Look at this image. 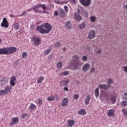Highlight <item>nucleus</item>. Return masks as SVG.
<instances>
[{"mask_svg":"<svg viewBox=\"0 0 127 127\" xmlns=\"http://www.w3.org/2000/svg\"><path fill=\"white\" fill-rule=\"evenodd\" d=\"M51 29H52V26L48 23H45L37 27V31L42 34H44V33H50Z\"/></svg>","mask_w":127,"mask_h":127,"instance_id":"f257e3e1","label":"nucleus"},{"mask_svg":"<svg viewBox=\"0 0 127 127\" xmlns=\"http://www.w3.org/2000/svg\"><path fill=\"white\" fill-rule=\"evenodd\" d=\"M72 61L71 63V65L73 67L72 68V70L75 71L76 70H78V69H81V67H82V63L80 62V59L78 56L75 55L72 57Z\"/></svg>","mask_w":127,"mask_h":127,"instance_id":"f03ea898","label":"nucleus"},{"mask_svg":"<svg viewBox=\"0 0 127 127\" xmlns=\"http://www.w3.org/2000/svg\"><path fill=\"white\" fill-rule=\"evenodd\" d=\"M39 7L43 8V13H47L45 10H46V5L44 4L38 3L32 7L33 9L34 10L35 12H39V13H42V11L38 10Z\"/></svg>","mask_w":127,"mask_h":127,"instance_id":"7ed1b4c3","label":"nucleus"},{"mask_svg":"<svg viewBox=\"0 0 127 127\" xmlns=\"http://www.w3.org/2000/svg\"><path fill=\"white\" fill-rule=\"evenodd\" d=\"M11 89L12 88L10 86H6L4 90H0V95H3L4 96L7 95V94L10 92Z\"/></svg>","mask_w":127,"mask_h":127,"instance_id":"20e7f679","label":"nucleus"},{"mask_svg":"<svg viewBox=\"0 0 127 127\" xmlns=\"http://www.w3.org/2000/svg\"><path fill=\"white\" fill-rule=\"evenodd\" d=\"M79 1L84 6H90L92 3V0H79Z\"/></svg>","mask_w":127,"mask_h":127,"instance_id":"39448f33","label":"nucleus"},{"mask_svg":"<svg viewBox=\"0 0 127 127\" xmlns=\"http://www.w3.org/2000/svg\"><path fill=\"white\" fill-rule=\"evenodd\" d=\"M8 83V78L7 77H0V86H5Z\"/></svg>","mask_w":127,"mask_h":127,"instance_id":"423d86ee","label":"nucleus"},{"mask_svg":"<svg viewBox=\"0 0 127 127\" xmlns=\"http://www.w3.org/2000/svg\"><path fill=\"white\" fill-rule=\"evenodd\" d=\"M98 88L101 90H108V89L111 88V85L110 84H100L98 85Z\"/></svg>","mask_w":127,"mask_h":127,"instance_id":"0eeeda50","label":"nucleus"},{"mask_svg":"<svg viewBox=\"0 0 127 127\" xmlns=\"http://www.w3.org/2000/svg\"><path fill=\"white\" fill-rule=\"evenodd\" d=\"M9 24L6 18H3L2 23H1V27H5V28H7L8 27Z\"/></svg>","mask_w":127,"mask_h":127,"instance_id":"6e6552de","label":"nucleus"},{"mask_svg":"<svg viewBox=\"0 0 127 127\" xmlns=\"http://www.w3.org/2000/svg\"><path fill=\"white\" fill-rule=\"evenodd\" d=\"M59 14L60 17H61V18H65V17H66V14L65 13V11L62 8L59 9Z\"/></svg>","mask_w":127,"mask_h":127,"instance_id":"1a4fd4ad","label":"nucleus"},{"mask_svg":"<svg viewBox=\"0 0 127 127\" xmlns=\"http://www.w3.org/2000/svg\"><path fill=\"white\" fill-rule=\"evenodd\" d=\"M90 67H91L90 64H85L83 65L82 67V71H83V72H87L90 69Z\"/></svg>","mask_w":127,"mask_h":127,"instance_id":"9d476101","label":"nucleus"},{"mask_svg":"<svg viewBox=\"0 0 127 127\" xmlns=\"http://www.w3.org/2000/svg\"><path fill=\"white\" fill-rule=\"evenodd\" d=\"M96 37V33L95 32V30H91L89 32L88 38L89 39H94V38Z\"/></svg>","mask_w":127,"mask_h":127,"instance_id":"9b49d317","label":"nucleus"},{"mask_svg":"<svg viewBox=\"0 0 127 127\" xmlns=\"http://www.w3.org/2000/svg\"><path fill=\"white\" fill-rule=\"evenodd\" d=\"M7 49L8 50V54L10 55L14 52H16V49L14 47H7Z\"/></svg>","mask_w":127,"mask_h":127,"instance_id":"f8f14e48","label":"nucleus"},{"mask_svg":"<svg viewBox=\"0 0 127 127\" xmlns=\"http://www.w3.org/2000/svg\"><path fill=\"white\" fill-rule=\"evenodd\" d=\"M7 55L8 54V51L7 50V48H3L0 49V55Z\"/></svg>","mask_w":127,"mask_h":127,"instance_id":"ddd939ff","label":"nucleus"},{"mask_svg":"<svg viewBox=\"0 0 127 127\" xmlns=\"http://www.w3.org/2000/svg\"><path fill=\"white\" fill-rule=\"evenodd\" d=\"M19 121V119L18 117H14L12 119V121L10 123V126H13L15 125V124H17Z\"/></svg>","mask_w":127,"mask_h":127,"instance_id":"4468645a","label":"nucleus"},{"mask_svg":"<svg viewBox=\"0 0 127 127\" xmlns=\"http://www.w3.org/2000/svg\"><path fill=\"white\" fill-rule=\"evenodd\" d=\"M74 18L77 21H81L82 16H81V15H80V14H79L78 13L75 12L74 13Z\"/></svg>","mask_w":127,"mask_h":127,"instance_id":"2eb2a0df","label":"nucleus"},{"mask_svg":"<svg viewBox=\"0 0 127 127\" xmlns=\"http://www.w3.org/2000/svg\"><path fill=\"white\" fill-rule=\"evenodd\" d=\"M65 26L67 30H70V29H72V24L71 23V21H66L65 23Z\"/></svg>","mask_w":127,"mask_h":127,"instance_id":"dca6fc26","label":"nucleus"},{"mask_svg":"<svg viewBox=\"0 0 127 127\" xmlns=\"http://www.w3.org/2000/svg\"><path fill=\"white\" fill-rule=\"evenodd\" d=\"M16 82V77L15 76H12L10 78V84L13 87L15 86V82Z\"/></svg>","mask_w":127,"mask_h":127,"instance_id":"f3484780","label":"nucleus"},{"mask_svg":"<svg viewBox=\"0 0 127 127\" xmlns=\"http://www.w3.org/2000/svg\"><path fill=\"white\" fill-rule=\"evenodd\" d=\"M68 102H69L68 98H65L63 100L61 105L62 107H66L68 105Z\"/></svg>","mask_w":127,"mask_h":127,"instance_id":"a211bd4d","label":"nucleus"},{"mask_svg":"<svg viewBox=\"0 0 127 127\" xmlns=\"http://www.w3.org/2000/svg\"><path fill=\"white\" fill-rule=\"evenodd\" d=\"M67 127H73V126H74V125H75V121H74V120H69L67 122Z\"/></svg>","mask_w":127,"mask_h":127,"instance_id":"6ab92c4d","label":"nucleus"},{"mask_svg":"<svg viewBox=\"0 0 127 127\" xmlns=\"http://www.w3.org/2000/svg\"><path fill=\"white\" fill-rule=\"evenodd\" d=\"M69 83H70V80H69V79H66L65 80H63L62 81V84H63V85H64V87H67V86H68V84H69Z\"/></svg>","mask_w":127,"mask_h":127,"instance_id":"aec40b11","label":"nucleus"},{"mask_svg":"<svg viewBox=\"0 0 127 127\" xmlns=\"http://www.w3.org/2000/svg\"><path fill=\"white\" fill-rule=\"evenodd\" d=\"M108 117H112V118H115V112L113 110H110L108 113Z\"/></svg>","mask_w":127,"mask_h":127,"instance_id":"412c9836","label":"nucleus"},{"mask_svg":"<svg viewBox=\"0 0 127 127\" xmlns=\"http://www.w3.org/2000/svg\"><path fill=\"white\" fill-rule=\"evenodd\" d=\"M33 40L34 41V43L35 45H39V43H40V40L36 37H34L33 38Z\"/></svg>","mask_w":127,"mask_h":127,"instance_id":"4be33fe9","label":"nucleus"},{"mask_svg":"<svg viewBox=\"0 0 127 127\" xmlns=\"http://www.w3.org/2000/svg\"><path fill=\"white\" fill-rule=\"evenodd\" d=\"M91 100V98L90 96H86L85 100V105H89L90 104V100Z\"/></svg>","mask_w":127,"mask_h":127,"instance_id":"5701e85b","label":"nucleus"},{"mask_svg":"<svg viewBox=\"0 0 127 127\" xmlns=\"http://www.w3.org/2000/svg\"><path fill=\"white\" fill-rule=\"evenodd\" d=\"M79 115L85 116L86 115V110L85 109H80L78 112Z\"/></svg>","mask_w":127,"mask_h":127,"instance_id":"b1692460","label":"nucleus"},{"mask_svg":"<svg viewBox=\"0 0 127 127\" xmlns=\"http://www.w3.org/2000/svg\"><path fill=\"white\" fill-rule=\"evenodd\" d=\"M34 109H36V106L33 103H31L28 109L32 110H34Z\"/></svg>","mask_w":127,"mask_h":127,"instance_id":"393cba45","label":"nucleus"},{"mask_svg":"<svg viewBox=\"0 0 127 127\" xmlns=\"http://www.w3.org/2000/svg\"><path fill=\"white\" fill-rule=\"evenodd\" d=\"M111 101L112 102V104H115L116 101H117V97L112 96L111 97Z\"/></svg>","mask_w":127,"mask_h":127,"instance_id":"a878e982","label":"nucleus"},{"mask_svg":"<svg viewBox=\"0 0 127 127\" xmlns=\"http://www.w3.org/2000/svg\"><path fill=\"white\" fill-rule=\"evenodd\" d=\"M42 81H44V77L43 76H40L39 78L37 79V83L38 84H40V83L42 82Z\"/></svg>","mask_w":127,"mask_h":127,"instance_id":"bb28decb","label":"nucleus"},{"mask_svg":"<svg viewBox=\"0 0 127 127\" xmlns=\"http://www.w3.org/2000/svg\"><path fill=\"white\" fill-rule=\"evenodd\" d=\"M94 93H95V96L96 98L97 97H99V94L100 93V90H99V88L95 89Z\"/></svg>","mask_w":127,"mask_h":127,"instance_id":"cd10ccee","label":"nucleus"},{"mask_svg":"<svg viewBox=\"0 0 127 127\" xmlns=\"http://www.w3.org/2000/svg\"><path fill=\"white\" fill-rule=\"evenodd\" d=\"M69 74V71H64L63 72L60 73L61 76H68Z\"/></svg>","mask_w":127,"mask_h":127,"instance_id":"c85d7f7f","label":"nucleus"},{"mask_svg":"<svg viewBox=\"0 0 127 127\" xmlns=\"http://www.w3.org/2000/svg\"><path fill=\"white\" fill-rule=\"evenodd\" d=\"M14 28L15 30H18L19 29V24L17 23H15L14 24Z\"/></svg>","mask_w":127,"mask_h":127,"instance_id":"c756f323","label":"nucleus"},{"mask_svg":"<svg viewBox=\"0 0 127 127\" xmlns=\"http://www.w3.org/2000/svg\"><path fill=\"white\" fill-rule=\"evenodd\" d=\"M85 26L86 24L84 23H82L81 24L79 25V28L80 29H84Z\"/></svg>","mask_w":127,"mask_h":127,"instance_id":"7c9ffc66","label":"nucleus"},{"mask_svg":"<svg viewBox=\"0 0 127 127\" xmlns=\"http://www.w3.org/2000/svg\"><path fill=\"white\" fill-rule=\"evenodd\" d=\"M57 67L58 69H61L62 68V63L59 62L57 64Z\"/></svg>","mask_w":127,"mask_h":127,"instance_id":"2f4dec72","label":"nucleus"},{"mask_svg":"<svg viewBox=\"0 0 127 127\" xmlns=\"http://www.w3.org/2000/svg\"><path fill=\"white\" fill-rule=\"evenodd\" d=\"M82 14H83V16H84V17H88V16H89V13H88L87 11H83Z\"/></svg>","mask_w":127,"mask_h":127,"instance_id":"473e14b6","label":"nucleus"},{"mask_svg":"<svg viewBox=\"0 0 127 127\" xmlns=\"http://www.w3.org/2000/svg\"><path fill=\"white\" fill-rule=\"evenodd\" d=\"M96 18L97 17L96 16H92L90 17V21H91V22H95Z\"/></svg>","mask_w":127,"mask_h":127,"instance_id":"72a5a7b5","label":"nucleus"},{"mask_svg":"<svg viewBox=\"0 0 127 127\" xmlns=\"http://www.w3.org/2000/svg\"><path fill=\"white\" fill-rule=\"evenodd\" d=\"M81 60L83 61V62H86L87 60H88V57L86 56H83L81 58Z\"/></svg>","mask_w":127,"mask_h":127,"instance_id":"f704fd0d","label":"nucleus"},{"mask_svg":"<svg viewBox=\"0 0 127 127\" xmlns=\"http://www.w3.org/2000/svg\"><path fill=\"white\" fill-rule=\"evenodd\" d=\"M48 100L50 101H54V100H55V97L54 96H51L48 98Z\"/></svg>","mask_w":127,"mask_h":127,"instance_id":"c9c22d12","label":"nucleus"},{"mask_svg":"<svg viewBox=\"0 0 127 127\" xmlns=\"http://www.w3.org/2000/svg\"><path fill=\"white\" fill-rule=\"evenodd\" d=\"M50 52H51V49H48L45 51V55H48Z\"/></svg>","mask_w":127,"mask_h":127,"instance_id":"e433bc0d","label":"nucleus"},{"mask_svg":"<svg viewBox=\"0 0 127 127\" xmlns=\"http://www.w3.org/2000/svg\"><path fill=\"white\" fill-rule=\"evenodd\" d=\"M28 116L27 113H24L21 115V118L22 119H25Z\"/></svg>","mask_w":127,"mask_h":127,"instance_id":"4c0bfd02","label":"nucleus"},{"mask_svg":"<svg viewBox=\"0 0 127 127\" xmlns=\"http://www.w3.org/2000/svg\"><path fill=\"white\" fill-rule=\"evenodd\" d=\"M55 47H59V46H61V43L60 42H57L55 44Z\"/></svg>","mask_w":127,"mask_h":127,"instance_id":"58836bf2","label":"nucleus"},{"mask_svg":"<svg viewBox=\"0 0 127 127\" xmlns=\"http://www.w3.org/2000/svg\"><path fill=\"white\" fill-rule=\"evenodd\" d=\"M122 107H127V102L126 101H123L122 102Z\"/></svg>","mask_w":127,"mask_h":127,"instance_id":"ea45409f","label":"nucleus"},{"mask_svg":"<svg viewBox=\"0 0 127 127\" xmlns=\"http://www.w3.org/2000/svg\"><path fill=\"white\" fill-rule=\"evenodd\" d=\"M22 57L23 58H26L27 57V53L23 52L22 53Z\"/></svg>","mask_w":127,"mask_h":127,"instance_id":"a19ab883","label":"nucleus"},{"mask_svg":"<svg viewBox=\"0 0 127 127\" xmlns=\"http://www.w3.org/2000/svg\"><path fill=\"white\" fill-rule=\"evenodd\" d=\"M26 14H27V13L26 12V11H23L21 14L17 16H25Z\"/></svg>","mask_w":127,"mask_h":127,"instance_id":"79ce46f5","label":"nucleus"},{"mask_svg":"<svg viewBox=\"0 0 127 127\" xmlns=\"http://www.w3.org/2000/svg\"><path fill=\"white\" fill-rule=\"evenodd\" d=\"M113 79H107V84H109V85H111V84H113Z\"/></svg>","mask_w":127,"mask_h":127,"instance_id":"37998d69","label":"nucleus"},{"mask_svg":"<svg viewBox=\"0 0 127 127\" xmlns=\"http://www.w3.org/2000/svg\"><path fill=\"white\" fill-rule=\"evenodd\" d=\"M122 112H123L124 116H127V111L126 110V109H122Z\"/></svg>","mask_w":127,"mask_h":127,"instance_id":"c03bdc74","label":"nucleus"},{"mask_svg":"<svg viewBox=\"0 0 127 127\" xmlns=\"http://www.w3.org/2000/svg\"><path fill=\"white\" fill-rule=\"evenodd\" d=\"M55 3H58V4H61V3L62 4H63V3H64L63 2H62V1L61 2L59 0H55Z\"/></svg>","mask_w":127,"mask_h":127,"instance_id":"a18cd8bd","label":"nucleus"},{"mask_svg":"<svg viewBox=\"0 0 127 127\" xmlns=\"http://www.w3.org/2000/svg\"><path fill=\"white\" fill-rule=\"evenodd\" d=\"M53 58H54V56L53 55V54H51L49 55V59H50V60H52Z\"/></svg>","mask_w":127,"mask_h":127,"instance_id":"49530a36","label":"nucleus"},{"mask_svg":"<svg viewBox=\"0 0 127 127\" xmlns=\"http://www.w3.org/2000/svg\"><path fill=\"white\" fill-rule=\"evenodd\" d=\"M123 98L124 100H126V101H127V92L125 93L124 95H123Z\"/></svg>","mask_w":127,"mask_h":127,"instance_id":"de8ad7c7","label":"nucleus"},{"mask_svg":"<svg viewBox=\"0 0 127 127\" xmlns=\"http://www.w3.org/2000/svg\"><path fill=\"white\" fill-rule=\"evenodd\" d=\"M73 98H74V100H78V99L79 98V95L77 94H74L73 95Z\"/></svg>","mask_w":127,"mask_h":127,"instance_id":"09e8293b","label":"nucleus"},{"mask_svg":"<svg viewBox=\"0 0 127 127\" xmlns=\"http://www.w3.org/2000/svg\"><path fill=\"white\" fill-rule=\"evenodd\" d=\"M54 14L55 15V16H58V14H59V12H58V11L57 10H55Z\"/></svg>","mask_w":127,"mask_h":127,"instance_id":"8fccbe9b","label":"nucleus"},{"mask_svg":"<svg viewBox=\"0 0 127 127\" xmlns=\"http://www.w3.org/2000/svg\"><path fill=\"white\" fill-rule=\"evenodd\" d=\"M96 53L97 54H101L102 53V50L101 49H98L96 52Z\"/></svg>","mask_w":127,"mask_h":127,"instance_id":"3c124183","label":"nucleus"},{"mask_svg":"<svg viewBox=\"0 0 127 127\" xmlns=\"http://www.w3.org/2000/svg\"><path fill=\"white\" fill-rule=\"evenodd\" d=\"M64 9L65 12H66V13L68 12V7L67 6L65 5L64 6Z\"/></svg>","mask_w":127,"mask_h":127,"instance_id":"603ef678","label":"nucleus"},{"mask_svg":"<svg viewBox=\"0 0 127 127\" xmlns=\"http://www.w3.org/2000/svg\"><path fill=\"white\" fill-rule=\"evenodd\" d=\"M38 104H39V105H42V99H39V101L38 102Z\"/></svg>","mask_w":127,"mask_h":127,"instance_id":"864d4df0","label":"nucleus"},{"mask_svg":"<svg viewBox=\"0 0 127 127\" xmlns=\"http://www.w3.org/2000/svg\"><path fill=\"white\" fill-rule=\"evenodd\" d=\"M90 71H91V72H92V73H94V72H95V68H91Z\"/></svg>","mask_w":127,"mask_h":127,"instance_id":"5fc2aeb1","label":"nucleus"},{"mask_svg":"<svg viewBox=\"0 0 127 127\" xmlns=\"http://www.w3.org/2000/svg\"><path fill=\"white\" fill-rule=\"evenodd\" d=\"M55 97L56 98V100H59V95L56 94Z\"/></svg>","mask_w":127,"mask_h":127,"instance_id":"6e6d98bb","label":"nucleus"},{"mask_svg":"<svg viewBox=\"0 0 127 127\" xmlns=\"http://www.w3.org/2000/svg\"><path fill=\"white\" fill-rule=\"evenodd\" d=\"M87 50H88V51H91V47L88 46L87 47V48H86Z\"/></svg>","mask_w":127,"mask_h":127,"instance_id":"4d7b16f0","label":"nucleus"},{"mask_svg":"<svg viewBox=\"0 0 127 127\" xmlns=\"http://www.w3.org/2000/svg\"><path fill=\"white\" fill-rule=\"evenodd\" d=\"M71 3H76V0H71Z\"/></svg>","mask_w":127,"mask_h":127,"instance_id":"13d9d810","label":"nucleus"},{"mask_svg":"<svg viewBox=\"0 0 127 127\" xmlns=\"http://www.w3.org/2000/svg\"><path fill=\"white\" fill-rule=\"evenodd\" d=\"M77 12L78 13H79V14H81V9H80L79 8L77 9Z\"/></svg>","mask_w":127,"mask_h":127,"instance_id":"bf43d9fd","label":"nucleus"},{"mask_svg":"<svg viewBox=\"0 0 127 127\" xmlns=\"http://www.w3.org/2000/svg\"><path fill=\"white\" fill-rule=\"evenodd\" d=\"M64 91H69V89H68L67 87H64Z\"/></svg>","mask_w":127,"mask_h":127,"instance_id":"052dcab7","label":"nucleus"},{"mask_svg":"<svg viewBox=\"0 0 127 127\" xmlns=\"http://www.w3.org/2000/svg\"><path fill=\"white\" fill-rule=\"evenodd\" d=\"M124 8L125 9H127V4H124Z\"/></svg>","mask_w":127,"mask_h":127,"instance_id":"680f3d73","label":"nucleus"},{"mask_svg":"<svg viewBox=\"0 0 127 127\" xmlns=\"http://www.w3.org/2000/svg\"><path fill=\"white\" fill-rule=\"evenodd\" d=\"M10 17H13V18L15 17V16L14 15L11 14H10Z\"/></svg>","mask_w":127,"mask_h":127,"instance_id":"e2e57ef3","label":"nucleus"},{"mask_svg":"<svg viewBox=\"0 0 127 127\" xmlns=\"http://www.w3.org/2000/svg\"><path fill=\"white\" fill-rule=\"evenodd\" d=\"M66 47H64L63 49V51H66Z\"/></svg>","mask_w":127,"mask_h":127,"instance_id":"0e129e2a","label":"nucleus"},{"mask_svg":"<svg viewBox=\"0 0 127 127\" xmlns=\"http://www.w3.org/2000/svg\"><path fill=\"white\" fill-rule=\"evenodd\" d=\"M27 11H31V9H28L27 10Z\"/></svg>","mask_w":127,"mask_h":127,"instance_id":"69168bd1","label":"nucleus"},{"mask_svg":"<svg viewBox=\"0 0 127 127\" xmlns=\"http://www.w3.org/2000/svg\"><path fill=\"white\" fill-rule=\"evenodd\" d=\"M15 64H18V61L15 62Z\"/></svg>","mask_w":127,"mask_h":127,"instance_id":"338daca9","label":"nucleus"},{"mask_svg":"<svg viewBox=\"0 0 127 127\" xmlns=\"http://www.w3.org/2000/svg\"><path fill=\"white\" fill-rule=\"evenodd\" d=\"M67 2H68V1H65L64 2H64L63 3H67Z\"/></svg>","mask_w":127,"mask_h":127,"instance_id":"774afa93","label":"nucleus"}]
</instances>
